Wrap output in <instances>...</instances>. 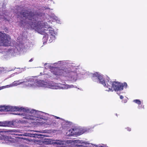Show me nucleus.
I'll return each instance as SVG.
<instances>
[{"mask_svg":"<svg viewBox=\"0 0 147 147\" xmlns=\"http://www.w3.org/2000/svg\"><path fill=\"white\" fill-rule=\"evenodd\" d=\"M36 23L35 22H32L31 23L30 22L28 24L36 30L39 33L44 35L43 39L47 40L49 37V35L47 34L49 32L50 35V37L52 40H54L55 38V36L56 34L53 28L49 26L47 23L40 24H36Z\"/></svg>","mask_w":147,"mask_h":147,"instance_id":"obj_1","label":"nucleus"},{"mask_svg":"<svg viewBox=\"0 0 147 147\" xmlns=\"http://www.w3.org/2000/svg\"><path fill=\"white\" fill-rule=\"evenodd\" d=\"M20 15L26 18H28L30 20L34 21V17L35 14L30 9H26L24 8H22L21 11L20 12Z\"/></svg>","mask_w":147,"mask_h":147,"instance_id":"obj_2","label":"nucleus"},{"mask_svg":"<svg viewBox=\"0 0 147 147\" xmlns=\"http://www.w3.org/2000/svg\"><path fill=\"white\" fill-rule=\"evenodd\" d=\"M10 37L0 31V43L4 46H10L11 41Z\"/></svg>","mask_w":147,"mask_h":147,"instance_id":"obj_3","label":"nucleus"},{"mask_svg":"<svg viewBox=\"0 0 147 147\" xmlns=\"http://www.w3.org/2000/svg\"><path fill=\"white\" fill-rule=\"evenodd\" d=\"M22 110V108H19L18 107H8L5 106H2L0 107V111H20Z\"/></svg>","mask_w":147,"mask_h":147,"instance_id":"obj_4","label":"nucleus"},{"mask_svg":"<svg viewBox=\"0 0 147 147\" xmlns=\"http://www.w3.org/2000/svg\"><path fill=\"white\" fill-rule=\"evenodd\" d=\"M123 86L121 85L120 83L117 82H113V91L115 90V91L121 90H123Z\"/></svg>","mask_w":147,"mask_h":147,"instance_id":"obj_5","label":"nucleus"},{"mask_svg":"<svg viewBox=\"0 0 147 147\" xmlns=\"http://www.w3.org/2000/svg\"><path fill=\"white\" fill-rule=\"evenodd\" d=\"M95 77L96 79L99 80V83L102 84L104 86L106 85V84L105 82L104 78L100 75H98L97 73L94 74L93 75V77L94 78Z\"/></svg>","mask_w":147,"mask_h":147,"instance_id":"obj_6","label":"nucleus"},{"mask_svg":"<svg viewBox=\"0 0 147 147\" xmlns=\"http://www.w3.org/2000/svg\"><path fill=\"white\" fill-rule=\"evenodd\" d=\"M51 72L53 74L57 76L61 75V69L57 67H52L50 68Z\"/></svg>","mask_w":147,"mask_h":147,"instance_id":"obj_7","label":"nucleus"},{"mask_svg":"<svg viewBox=\"0 0 147 147\" xmlns=\"http://www.w3.org/2000/svg\"><path fill=\"white\" fill-rule=\"evenodd\" d=\"M113 82L109 80H108L107 82H106V86L108 88V90H106L107 91H113Z\"/></svg>","mask_w":147,"mask_h":147,"instance_id":"obj_8","label":"nucleus"},{"mask_svg":"<svg viewBox=\"0 0 147 147\" xmlns=\"http://www.w3.org/2000/svg\"><path fill=\"white\" fill-rule=\"evenodd\" d=\"M30 114H27L25 117V118L27 119L33 120H37L38 119V117L33 116L32 113H30Z\"/></svg>","mask_w":147,"mask_h":147,"instance_id":"obj_9","label":"nucleus"},{"mask_svg":"<svg viewBox=\"0 0 147 147\" xmlns=\"http://www.w3.org/2000/svg\"><path fill=\"white\" fill-rule=\"evenodd\" d=\"M11 124V122L9 121H0V126H9Z\"/></svg>","mask_w":147,"mask_h":147,"instance_id":"obj_10","label":"nucleus"},{"mask_svg":"<svg viewBox=\"0 0 147 147\" xmlns=\"http://www.w3.org/2000/svg\"><path fill=\"white\" fill-rule=\"evenodd\" d=\"M61 75H66V74L70 73V71L67 68L63 69H61Z\"/></svg>","mask_w":147,"mask_h":147,"instance_id":"obj_11","label":"nucleus"},{"mask_svg":"<svg viewBox=\"0 0 147 147\" xmlns=\"http://www.w3.org/2000/svg\"><path fill=\"white\" fill-rule=\"evenodd\" d=\"M76 130V129L75 130L74 129H70L69 131L70 132H71V134L70 135L71 136H72L75 135H80L82 134V133H79V132H78L77 133V132L75 131Z\"/></svg>","mask_w":147,"mask_h":147,"instance_id":"obj_12","label":"nucleus"},{"mask_svg":"<svg viewBox=\"0 0 147 147\" xmlns=\"http://www.w3.org/2000/svg\"><path fill=\"white\" fill-rule=\"evenodd\" d=\"M20 81V80H19L18 81H15L14 82H13L12 83V85L14 86H17L18 85H20L21 84H22V83H24V82H25L24 81V82H19Z\"/></svg>","mask_w":147,"mask_h":147,"instance_id":"obj_13","label":"nucleus"},{"mask_svg":"<svg viewBox=\"0 0 147 147\" xmlns=\"http://www.w3.org/2000/svg\"><path fill=\"white\" fill-rule=\"evenodd\" d=\"M15 132L14 130H4L0 129V133H7L9 132Z\"/></svg>","mask_w":147,"mask_h":147,"instance_id":"obj_14","label":"nucleus"},{"mask_svg":"<svg viewBox=\"0 0 147 147\" xmlns=\"http://www.w3.org/2000/svg\"><path fill=\"white\" fill-rule=\"evenodd\" d=\"M133 102L138 105V108L140 109L141 107L139 105L141 104V101L138 99H136L134 100Z\"/></svg>","mask_w":147,"mask_h":147,"instance_id":"obj_15","label":"nucleus"},{"mask_svg":"<svg viewBox=\"0 0 147 147\" xmlns=\"http://www.w3.org/2000/svg\"><path fill=\"white\" fill-rule=\"evenodd\" d=\"M121 85H122L123 86V87L125 86V87H126L127 86V84L126 83L124 82L123 83L121 84Z\"/></svg>","mask_w":147,"mask_h":147,"instance_id":"obj_16","label":"nucleus"},{"mask_svg":"<svg viewBox=\"0 0 147 147\" xmlns=\"http://www.w3.org/2000/svg\"><path fill=\"white\" fill-rule=\"evenodd\" d=\"M126 129L128 131H131V128L129 127H127V128H126Z\"/></svg>","mask_w":147,"mask_h":147,"instance_id":"obj_17","label":"nucleus"},{"mask_svg":"<svg viewBox=\"0 0 147 147\" xmlns=\"http://www.w3.org/2000/svg\"><path fill=\"white\" fill-rule=\"evenodd\" d=\"M62 142H56V144H62Z\"/></svg>","mask_w":147,"mask_h":147,"instance_id":"obj_18","label":"nucleus"},{"mask_svg":"<svg viewBox=\"0 0 147 147\" xmlns=\"http://www.w3.org/2000/svg\"><path fill=\"white\" fill-rule=\"evenodd\" d=\"M120 98L121 99H122L123 98V96L122 95H121L120 96Z\"/></svg>","mask_w":147,"mask_h":147,"instance_id":"obj_19","label":"nucleus"},{"mask_svg":"<svg viewBox=\"0 0 147 147\" xmlns=\"http://www.w3.org/2000/svg\"><path fill=\"white\" fill-rule=\"evenodd\" d=\"M57 119H60V118L59 117H57Z\"/></svg>","mask_w":147,"mask_h":147,"instance_id":"obj_20","label":"nucleus"},{"mask_svg":"<svg viewBox=\"0 0 147 147\" xmlns=\"http://www.w3.org/2000/svg\"><path fill=\"white\" fill-rule=\"evenodd\" d=\"M22 114H20V113H19L18 114L19 115H22Z\"/></svg>","mask_w":147,"mask_h":147,"instance_id":"obj_21","label":"nucleus"},{"mask_svg":"<svg viewBox=\"0 0 147 147\" xmlns=\"http://www.w3.org/2000/svg\"><path fill=\"white\" fill-rule=\"evenodd\" d=\"M32 60V59H31L30 61H31Z\"/></svg>","mask_w":147,"mask_h":147,"instance_id":"obj_22","label":"nucleus"},{"mask_svg":"<svg viewBox=\"0 0 147 147\" xmlns=\"http://www.w3.org/2000/svg\"><path fill=\"white\" fill-rule=\"evenodd\" d=\"M22 22H23V21L22 20L21 23H22V24H23V23H22Z\"/></svg>","mask_w":147,"mask_h":147,"instance_id":"obj_23","label":"nucleus"},{"mask_svg":"<svg viewBox=\"0 0 147 147\" xmlns=\"http://www.w3.org/2000/svg\"><path fill=\"white\" fill-rule=\"evenodd\" d=\"M46 9H49V8H46Z\"/></svg>","mask_w":147,"mask_h":147,"instance_id":"obj_24","label":"nucleus"},{"mask_svg":"<svg viewBox=\"0 0 147 147\" xmlns=\"http://www.w3.org/2000/svg\"><path fill=\"white\" fill-rule=\"evenodd\" d=\"M100 147H103V146H100Z\"/></svg>","mask_w":147,"mask_h":147,"instance_id":"obj_25","label":"nucleus"},{"mask_svg":"<svg viewBox=\"0 0 147 147\" xmlns=\"http://www.w3.org/2000/svg\"><path fill=\"white\" fill-rule=\"evenodd\" d=\"M19 15H18V18H19Z\"/></svg>","mask_w":147,"mask_h":147,"instance_id":"obj_26","label":"nucleus"},{"mask_svg":"<svg viewBox=\"0 0 147 147\" xmlns=\"http://www.w3.org/2000/svg\"><path fill=\"white\" fill-rule=\"evenodd\" d=\"M144 106H143V108H144Z\"/></svg>","mask_w":147,"mask_h":147,"instance_id":"obj_27","label":"nucleus"},{"mask_svg":"<svg viewBox=\"0 0 147 147\" xmlns=\"http://www.w3.org/2000/svg\"><path fill=\"white\" fill-rule=\"evenodd\" d=\"M29 80H28V82H29Z\"/></svg>","mask_w":147,"mask_h":147,"instance_id":"obj_28","label":"nucleus"},{"mask_svg":"<svg viewBox=\"0 0 147 147\" xmlns=\"http://www.w3.org/2000/svg\"><path fill=\"white\" fill-rule=\"evenodd\" d=\"M6 137H7V136H6V137H5V138H6Z\"/></svg>","mask_w":147,"mask_h":147,"instance_id":"obj_29","label":"nucleus"}]
</instances>
